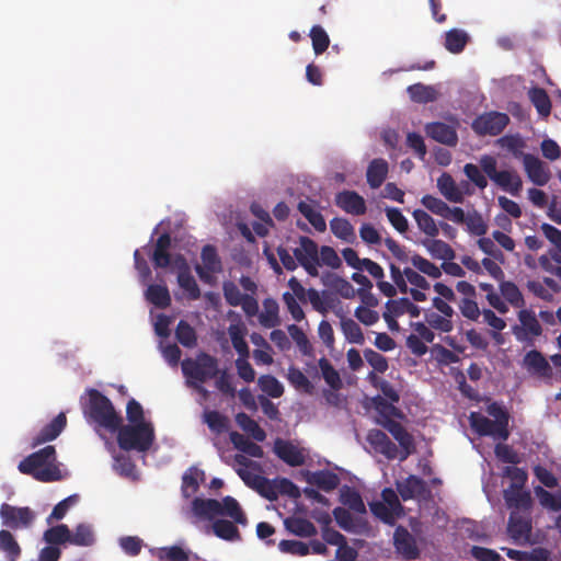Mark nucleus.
<instances>
[{
    "instance_id": "obj_3",
    "label": "nucleus",
    "mask_w": 561,
    "mask_h": 561,
    "mask_svg": "<svg viewBox=\"0 0 561 561\" xmlns=\"http://www.w3.org/2000/svg\"><path fill=\"white\" fill-rule=\"evenodd\" d=\"M182 371L187 378V383L206 396L207 390L202 385L218 376L219 363L215 356L202 352L195 359H184L182 362Z\"/></svg>"
},
{
    "instance_id": "obj_49",
    "label": "nucleus",
    "mask_w": 561,
    "mask_h": 561,
    "mask_svg": "<svg viewBox=\"0 0 561 561\" xmlns=\"http://www.w3.org/2000/svg\"><path fill=\"white\" fill-rule=\"evenodd\" d=\"M528 96L539 115L546 117L550 114L551 102L545 89L534 87L528 91Z\"/></svg>"
},
{
    "instance_id": "obj_31",
    "label": "nucleus",
    "mask_w": 561,
    "mask_h": 561,
    "mask_svg": "<svg viewBox=\"0 0 561 561\" xmlns=\"http://www.w3.org/2000/svg\"><path fill=\"white\" fill-rule=\"evenodd\" d=\"M470 42L469 34L460 28H451L445 33L444 47L451 54H460Z\"/></svg>"
},
{
    "instance_id": "obj_26",
    "label": "nucleus",
    "mask_w": 561,
    "mask_h": 561,
    "mask_svg": "<svg viewBox=\"0 0 561 561\" xmlns=\"http://www.w3.org/2000/svg\"><path fill=\"white\" fill-rule=\"evenodd\" d=\"M437 188L439 193L451 203H462L465 192L461 190L459 185L455 182L454 178L444 172L437 179Z\"/></svg>"
},
{
    "instance_id": "obj_64",
    "label": "nucleus",
    "mask_w": 561,
    "mask_h": 561,
    "mask_svg": "<svg viewBox=\"0 0 561 561\" xmlns=\"http://www.w3.org/2000/svg\"><path fill=\"white\" fill-rule=\"evenodd\" d=\"M411 263L420 273H423L432 278H439L442 276L440 267L436 266L434 263L421 256L420 254L412 255Z\"/></svg>"
},
{
    "instance_id": "obj_5",
    "label": "nucleus",
    "mask_w": 561,
    "mask_h": 561,
    "mask_svg": "<svg viewBox=\"0 0 561 561\" xmlns=\"http://www.w3.org/2000/svg\"><path fill=\"white\" fill-rule=\"evenodd\" d=\"M201 259L203 264H196L195 272L202 282L210 285L215 280L214 275L224 271L222 261L216 247L213 244H206L203 247Z\"/></svg>"
},
{
    "instance_id": "obj_2",
    "label": "nucleus",
    "mask_w": 561,
    "mask_h": 561,
    "mask_svg": "<svg viewBox=\"0 0 561 561\" xmlns=\"http://www.w3.org/2000/svg\"><path fill=\"white\" fill-rule=\"evenodd\" d=\"M18 469L21 473L31 476L39 482H54L62 478L57 466L56 449L51 445L25 457L20 461Z\"/></svg>"
},
{
    "instance_id": "obj_30",
    "label": "nucleus",
    "mask_w": 561,
    "mask_h": 561,
    "mask_svg": "<svg viewBox=\"0 0 561 561\" xmlns=\"http://www.w3.org/2000/svg\"><path fill=\"white\" fill-rule=\"evenodd\" d=\"M388 162L385 159L377 158L371 160L366 172L369 186L371 188L380 187L388 175Z\"/></svg>"
},
{
    "instance_id": "obj_15",
    "label": "nucleus",
    "mask_w": 561,
    "mask_h": 561,
    "mask_svg": "<svg viewBox=\"0 0 561 561\" xmlns=\"http://www.w3.org/2000/svg\"><path fill=\"white\" fill-rule=\"evenodd\" d=\"M273 451L280 460L290 467L302 466L306 461L304 451L289 440L276 438Z\"/></svg>"
},
{
    "instance_id": "obj_47",
    "label": "nucleus",
    "mask_w": 561,
    "mask_h": 561,
    "mask_svg": "<svg viewBox=\"0 0 561 561\" xmlns=\"http://www.w3.org/2000/svg\"><path fill=\"white\" fill-rule=\"evenodd\" d=\"M214 534L227 541H238L241 539L240 531L234 523L227 519H217L213 523Z\"/></svg>"
},
{
    "instance_id": "obj_21",
    "label": "nucleus",
    "mask_w": 561,
    "mask_h": 561,
    "mask_svg": "<svg viewBox=\"0 0 561 561\" xmlns=\"http://www.w3.org/2000/svg\"><path fill=\"white\" fill-rule=\"evenodd\" d=\"M397 491L403 501H409L419 496H423L427 490L426 482L414 474H410L402 481H397Z\"/></svg>"
},
{
    "instance_id": "obj_33",
    "label": "nucleus",
    "mask_w": 561,
    "mask_h": 561,
    "mask_svg": "<svg viewBox=\"0 0 561 561\" xmlns=\"http://www.w3.org/2000/svg\"><path fill=\"white\" fill-rule=\"evenodd\" d=\"M322 280L325 286L333 288L345 299H352L357 294L354 286L347 279L334 273H328L323 276Z\"/></svg>"
},
{
    "instance_id": "obj_25",
    "label": "nucleus",
    "mask_w": 561,
    "mask_h": 561,
    "mask_svg": "<svg viewBox=\"0 0 561 561\" xmlns=\"http://www.w3.org/2000/svg\"><path fill=\"white\" fill-rule=\"evenodd\" d=\"M374 407L377 412V417L375 422L383 426L387 421H393L394 417L403 419V412L397 408L393 402H388L385 398L377 396L374 398Z\"/></svg>"
},
{
    "instance_id": "obj_11",
    "label": "nucleus",
    "mask_w": 561,
    "mask_h": 561,
    "mask_svg": "<svg viewBox=\"0 0 561 561\" xmlns=\"http://www.w3.org/2000/svg\"><path fill=\"white\" fill-rule=\"evenodd\" d=\"M531 528L529 514H520L515 511L511 512L507 533L516 545H526L530 542Z\"/></svg>"
},
{
    "instance_id": "obj_22",
    "label": "nucleus",
    "mask_w": 561,
    "mask_h": 561,
    "mask_svg": "<svg viewBox=\"0 0 561 561\" xmlns=\"http://www.w3.org/2000/svg\"><path fill=\"white\" fill-rule=\"evenodd\" d=\"M304 477L307 483L316 485L318 489L324 492H331L335 490L341 482L340 477L330 470H307L304 472Z\"/></svg>"
},
{
    "instance_id": "obj_40",
    "label": "nucleus",
    "mask_w": 561,
    "mask_h": 561,
    "mask_svg": "<svg viewBox=\"0 0 561 561\" xmlns=\"http://www.w3.org/2000/svg\"><path fill=\"white\" fill-rule=\"evenodd\" d=\"M230 440L238 450L248 456L255 458H262L264 456L263 448L260 445L238 432L230 433Z\"/></svg>"
},
{
    "instance_id": "obj_8",
    "label": "nucleus",
    "mask_w": 561,
    "mask_h": 561,
    "mask_svg": "<svg viewBox=\"0 0 561 561\" xmlns=\"http://www.w3.org/2000/svg\"><path fill=\"white\" fill-rule=\"evenodd\" d=\"M519 324L514 325L512 332L517 341L533 345L534 339L541 335L542 328L534 311L522 309L518 312Z\"/></svg>"
},
{
    "instance_id": "obj_42",
    "label": "nucleus",
    "mask_w": 561,
    "mask_h": 561,
    "mask_svg": "<svg viewBox=\"0 0 561 561\" xmlns=\"http://www.w3.org/2000/svg\"><path fill=\"white\" fill-rule=\"evenodd\" d=\"M237 424L248 433L254 440L264 442L266 438L265 431L257 424L255 420L249 416L244 412H240L236 415Z\"/></svg>"
},
{
    "instance_id": "obj_61",
    "label": "nucleus",
    "mask_w": 561,
    "mask_h": 561,
    "mask_svg": "<svg viewBox=\"0 0 561 561\" xmlns=\"http://www.w3.org/2000/svg\"><path fill=\"white\" fill-rule=\"evenodd\" d=\"M287 379L295 389L309 394L312 393L313 385L299 368L290 366L288 368Z\"/></svg>"
},
{
    "instance_id": "obj_19",
    "label": "nucleus",
    "mask_w": 561,
    "mask_h": 561,
    "mask_svg": "<svg viewBox=\"0 0 561 561\" xmlns=\"http://www.w3.org/2000/svg\"><path fill=\"white\" fill-rule=\"evenodd\" d=\"M426 135L437 142L455 147L458 144L456 128L443 122H433L425 125Z\"/></svg>"
},
{
    "instance_id": "obj_43",
    "label": "nucleus",
    "mask_w": 561,
    "mask_h": 561,
    "mask_svg": "<svg viewBox=\"0 0 561 561\" xmlns=\"http://www.w3.org/2000/svg\"><path fill=\"white\" fill-rule=\"evenodd\" d=\"M332 233L348 243H353L356 239L355 230L350 220L346 218L335 217L330 221Z\"/></svg>"
},
{
    "instance_id": "obj_54",
    "label": "nucleus",
    "mask_w": 561,
    "mask_h": 561,
    "mask_svg": "<svg viewBox=\"0 0 561 561\" xmlns=\"http://www.w3.org/2000/svg\"><path fill=\"white\" fill-rule=\"evenodd\" d=\"M43 539L51 546L70 543V529L66 524H59L46 529Z\"/></svg>"
},
{
    "instance_id": "obj_32",
    "label": "nucleus",
    "mask_w": 561,
    "mask_h": 561,
    "mask_svg": "<svg viewBox=\"0 0 561 561\" xmlns=\"http://www.w3.org/2000/svg\"><path fill=\"white\" fill-rule=\"evenodd\" d=\"M486 412L490 416L494 417L492 421L496 425V430L502 434V440H506L510 436L508 431V412L497 402H492L486 407Z\"/></svg>"
},
{
    "instance_id": "obj_62",
    "label": "nucleus",
    "mask_w": 561,
    "mask_h": 561,
    "mask_svg": "<svg viewBox=\"0 0 561 561\" xmlns=\"http://www.w3.org/2000/svg\"><path fill=\"white\" fill-rule=\"evenodd\" d=\"M309 36L316 55H321L328 49L330 45V37L322 26L313 25L310 30Z\"/></svg>"
},
{
    "instance_id": "obj_37",
    "label": "nucleus",
    "mask_w": 561,
    "mask_h": 561,
    "mask_svg": "<svg viewBox=\"0 0 561 561\" xmlns=\"http://www.w3.org/2000/svg\"><path fill=\"white\" fill-rule=\"evenodd\" d=\"M245 328L243 324L236 323L230 324L228 328V333L232 343L233 348L238 353V358L250 357V348L244 340Z\"/></svg>"
},
{
    "instance_id": "obj_39",
    "label": "nucleus",
    "mask_w": 561,
    "mask_h": 561,
    "mask_svg": "<svg viewBox=\"0 0 561 561\" xmlns=\"http://www.w3.org/2000/svg\"><path fill=\"white\" fill-rule=\"evenodd\" d=\"M145 296L146 299L157 308L165 309L171 305V296L165 285H149Z\"/></svg>"
},
{
    "instance_id": "obj_52",
    "label": "nucleus",
    "mask_w": 561,
    "mask_h": 561,
    "mask_svg": "<svg viewBox=\"0 0 561 561\" xmlns=\"http://www.w3.org/2000/svg\"><path fill=\"white\" fill-rule=\"evenodd\" d=\"M0 551H2L9 561H18L21 554V548L9 530H0Z\"/></svg>"
},
{
    "instance_id": "obj_34",
    "label": "nucleus",
    "mask_w": 561,
    "mask_h": 561,
    "mask_svg": "<svg viewBox=\"0 0 561 561\" xmlns=\"http://www.w3.org/2000/svg\"><path fill=\"white\" fill-rule=\"evenodd\" d=\"M284 525L289 533L298 537L309 538L317 535L316 526L307 518L288 517Z\"/></svg>"
},
{
    "instance_id": "obj_12",
    "label": "nucleus",
    "mask_w": 561,
    "mask_h": 561,
    "mask_svg": "<svg viewBox=\"0 0 561 561\" xmlns=\"http://www.w3.org/2000/svg\"><path fill=\"white\" fill-rule=\"evenodd\" d=\"M393 546L396 551L408 561L420 558V549L417 547L416 539L403 526H398L394 529Z\"/></svg>"
},
{
    "instance_id": "obj_59",
    "label": "nucleus",
    "mask_w": 561,
    "mask_h": 561,
    "mask_svg": "<svg viewBox=\"0 0 561 561\" xmlns=\"http://www.w3.org/2000/svg\"><path fill=\"white\" fill-rule=\"evenodd\" d=\"M392 309L397 316H402L404 313H409L411 317L416 318L420 316V308L414 305L409 298H399L397 300H388L386 302V309Z\"/></svg>"
},
{
    "instance_id": "obj_28",
    "label": "nucleus",
    "mask_w": 561,
    "mask_h": 561,
    "mask_svg": "<svg viewBox=\"0 0 561 561\" xmlns=\"http://www.w3.org/2000/svg\"><path fill=\"white\" fill-rule=\"evenodd\" d=\"M171 236L168 232H163L157 239L154 251L152 254V263L154 267L165 268L171 263V254L169 252L171 248Z\"/></svg>"
},
{
    "instance_id": "obj_14",
    "label": "nucleus",
    "mask_w": 561,
    "mask_h": 561,
    "mask_svg": "<svg viewBox=\"0 0 561 561\" xmlns=\"http://www.w3.org/2000/svg\"><path fill=\"white\" fill-rule=\"evenodd\" d=\"M366 440L376 453L383 455L387 459L393 460L398 458V447L381 430H369Z\"/></svg>"
},
{
    "instance_id": "obj_60",
    "label": "nucleus",
    "mask_w": 561,
    "mask_h": 561,
    "mask_svg": "<svg viewBox=\"0 0 561 561\" xmlns=\"http://www.w3.org/2000/svg\"><path fill=\"white\" fill-rule=\"evenodd\" d=\"M545 285L547 287H549L550 289H552L554 293L559 291L558 283L553 278H550V277H545L543 278V284L538 282V280H528L527 288L535 296H537V297H539L541 299H545V300H549L552 297V295L545 287Z\"/></svg>"
},
{
    "instance_id": "obj_57",
    "label": "nucleus",
    "mask_w": 561,
    "mask_h": 561,
    "mask_svg": "<svg viewBox=\"0 0 561 561\" xmlns=\"http://www.w3.org/2000/svg\"><path fill=\"white\" fill-rule=\"evenodd\" d=\"M287 331H288L290 337L293 339V341L295 342V344L297 345L299 352L304 356H312L313 355L312 344L310 343L308 336L306 335V333L304 332V330L301 328H299L297 324H289L287 327Z\"/></svg>"
},
{
    "instance_id": "obj_4",
    "label": "nucleus",
    "mask_w": 561,
    "mask_h": 561,
    "mask_svg": "<svg viewBox=\"0 0 561 561\" xmlns=\"http://www.w3.org/2000/svg\"><path fill=\"white\" fill-rule=\"evenodd\" d=\"M117 433V444L125 451L136 450L145 453L149 450L154 442V428L150 422H138V424H121Z\"/></svg>"
},
{
    "instance_id": "obj_46",
    "label": "nucleus",
    "mask_w": 561,
    "mask_h": 561,
    "mask_svg": "<svg viewBox=\"0 0 561 561\" xmlns=\"http://www.w3.org/2000/svg\"><path fill=\"white\" fill-rule=\"evenodd\" d=\"M412 216L419 227V229L425 233L428 238H436L439 233L438 225L435 222L433 217L423 209H415Z\"/></svg>"
},
{
    "instance_id": "obj_6",
    "label": "nucleus",
    "mask_w": 561,
    "mask_h": 561,
    "mask_svg": "<svg viewBox=\"0 0 561 561\" xmlns=\"http://www.w3.org/2000/svg\"><path fill=\"white\" fill-rule=\"evenodd\" d=\"M294 255L310 276L317 277L319 275V247L316 241L301 236L299 247L294 250Z\"/></svg>"
},
{
    "instance_id": "obj_63",
    "label": "nucleus",
    "mask_w": 561,
    "mask_h": 561,
    "mask_svg": "<svg viewBox=\"0 0 561 561\" xmlns=\"http://www.w3.org/2000/svg\"><path fill=\"white\" fill-rule=\"evenodd\" d=\"M257 383L261 390L271 398H279L284 393L283 385L272 375H262Z\"/></svg>"
},
{
    "instance_id": "obj_23",
    "label": "nucleus",
    "mask_w": 561,
    "mask_h": 561,
    "mask_svg": "<svg viewBox=\"0 0 561 561\" xmlns=\"http://www.w3.org/2000/svg\"><path fill=\"white\" fill-rule=\"evenodd\" d=\"M504 500L512 511L529 514L533 504L529 492L518 488H510L504 491Z\"/></svg>"
},
{
    "instance_id": "obj_13",
    "label": "nucleus",
    "mask_w": 561,
    "mask_h": 561,
    "mask_svg": "<svg viewBox=\"0 0 561 561\" xmlns=\"http://www.w3.org/2000/svg\"><path fill=\"white\" fill-rule=\"evenodd\" d=\"M382 427L392 435L401 447L399 457L401 461H404L410 455L415 453L414 437L400 422L396 420L387 421Z\"/></svg>"
},
{
    "instance_id": "obj_16",
    "label": "nucleus",
    "mask_w": 561,
    "mask_h": 561,
    "mask_svg": "<svg viewBox=\"0 0 561 561\" xmlns=\"http://www.w3.org/2000/svg\"><path fill=\"white\" fill-rule=\"evenodd\" d=\"M334 202L339 208L354 216H362L367 211L364 197L355 191L344 190L337 193Z\"/></svg>"
},
{
    "instance_id": "obj_58",
    "label": "nucleus",
    "mask_w": 561,
    "mask_h": 561,
    "mask_svg": "<svg viewBox=\"0 0 561 561\" xmlns=\"http://www.w3.org/2000/svg\"><path fill=\"white\" fill-rule=\"evenodd\" d=\"M203 421L213 433L218 435L228 431L229 427V419L215 410L205 411Z\"/></svg>"
},
{
    "instance_id": "obj_56",
    "label": "nucleus",
    "mask_w": 561,
    "mask_h": 561,
    "mask_svg": "<svg viewBox=\"0 0 561 561\" xmlns=\"http://www.w3.org/2000/svg\"><path fill=\"white\" fill-rule=\"evenodd\" d=\"M324 381L333 389L340 390L343 386L339 371L332 366L330 360L321 357L318 362Z\"/></svg>"
},
{
    "instance_id": "obj_10",
    "label": "nucleus",
    "mask_w": 561,
    "mask_h": 561,
    "mask_svg": "<svg viewBox=\"0 0 561 561\" xmlns=\"http://www.w3.org/2000/svg\"><path fill=\"white\" fill-rule=\"evenodd\" d=\"M515 158H520L528 179L538 186L546 185L550 180L549 168L531 153L514 152Z\"/></svg>"
},
{
    "instance_id": "obj_35",
    "label": "nucleus",
    "mask_w": 561,
    "mask_h": 561,
    "mask_svg": "<svg viewBox=\"0 0 561 561\" xmlns=\"http://www.w3.org/2000/svg\"><path fill=\"white\" fill-rule=\"evenodd\" d=\"M259 321L262 327L267 329L279 325V306L275 299L263 300V311L259 314Z\"/></svg>"
},
{
    "instance_id": "obj_38",
    "label": "nucleus",
    "mask_w": 561,
    "mask_h": 561,
    "mask_svg": "<svg viewBox=\"0 0 561 561\" xmlns=\"http://www.w3.org/2000/svg\"><path fill=\"white\" fill-rule=\"evenodd\" d=\"M340 501L355 513H366V507L359 492L352 486L343 485L340 489Z\"/></svg>"
},
{
    "instance_id": "obj_17",
    "label": "nucleus",
    "mask_w": 561,
    "mask_h": 561,
    "mask_svg": "<svg viewBox=\"0 0 561 561\" xmlns=\"http://www.w3.org/2000/svg\"><path fill=\"white\" fill-rule=\"evenodd\" d=\"M523 367L533 376L550 378L552 368L546 357L537 350L527 352L523 358Z\"/></svg>"
},
{
    "instance_id": "obj_9",
    "label": "nucleus",
    "mask_w": 561,
    "mask_h": 561,
    "mask_svg": "<svg viewBox=\"0 0 561 561\" xmlns=\"http://www.w3.org/2000/svg\"><path fill=\"white\" fill-rule=\"evenodd\" d=\"M0 517L3 526L18 529L28 527L35 518L34 512L25 507H16L8 503H3L0 507Z\"/></svg>"
},
{
    "instance_id": "obj_48",
    "label": "nucleus",
    "mask_w": 561,
    "mask_h": 561,
    "mask_svg": "<svg viewBox=\"0 0 561 561\" xmlns=\"http://www.w3.org/2000/svg\"><path fill=\"white\" fill-rule=\"evenodd\" d=\"M411 100L416 103H430L437 99L436 90L431 85L414 83L407 89Z\"/></svg>"
},
{
    "instance_id": "obj_1",
    "label": "nucleus",
    "mask_w": 561,
    "mask_h": 561,
    "mask_svg": "<svg viewBox=\"0 0 561 561\" xmlns=\"http://www.w3.org/2000/svg\"><path fill=\"white\" fill-rule=\"evenodd\" d=\"M83 416L88 424L99 433L101 430L114 434L123 423L112 401L96 389H88L80 398Z\"/></svg>"
},
{
    "instance_id": "obj_29",
    "label": "nucleus",
    "mask_w": 561,
    "mask_h": 561,
    "mask_svg": "<svg viewBox=\"0 0 561 561\" xmlns=\"http://www.w3.org/2000/svg\"><path fill=\"white\" fill-rule=\"evenodd\" d=\"M421 243L433 259L444 261H451L455 259L456 254L454 249L443 240L436 238H426L422 240Z\"/></svg>"
},
{
    "instance_id": "obj_20",
    "label": "nucleus",
    "mask_w": 561,
    "mask_h": 561,
    "mask_svg": "<svg viewBox=\"0 0 561 561\" xmlns=\"http://www.w3.org/2000/svg\"><path fill=\"white\" fill-rule=\"evenodd\" d=\"M179 274L178 283L179 286L186 293L190 300H197L201 298V289L197 285L196 279L191 274L190 267L185 259L179 255L178 260Z\"/></svg>"
},
{
    "instance_id": "obj_50",
    "label": "nucleus",
    "mask_w": 561,
    "mask_h": 561,
    "mask_svg": "<svg viewBox=\"0 0 561 561\" xmlns=\"http://www.w3.org/2000/svg\"><path fill=\"white\" fill-rule=\"evenodd\" d=\"M193 511L199 517L211 518L221 513L220 501L215 499H195L193 501Z\"/></svg>"
},
{
    "instance_id": "obj_55",
    "label": "nucleus",
    "mask_w": 561,
    "mask_h": 561,
    "mask_svg": "<svg viewBox=\"0 0 561 561\" xmlns=\"http://www.w3.org/2000/svg\"><path fill=\"white\" fill-rule=\"evenodd\" d=\"M175 337L184 347L193 348L197 345L195 329L185 320H180L175 329Z\"/></svg>"
},
{
    "instance_id": "obj_41",
    "label": "nucleus",
    "mask_w": 561,
    "mask_h": 561,
    "mask_svg": "<svg viewBox=\"0 0 561 561\" xmlns=\"http://www.w3.org/2000/svg\"><path fill=\"white\" fill-rule=\"evenodd\" d=\"M539 266L546 273L561 277V248H552L538 260Z\"/></svg>"
},
{
    "instance_id": "obj_51",
    "label": "nucleus",
    "mask_w": 561,
    "mask_h": 561,
    "mask_svg": "<svg viewBox=\"0 0 561 561\" xmlns=\"http://www.w3.org/2000/svg\"><path fill=\"white\" fill-rule=\"evenodd\" d=\"M341 330L350 343L362 345L365 342L364 333L359 327V324L346 317H341Z\"/></svg>"
},
{
    "instance_id": "obj_45",
    "label": "nucleus",
    "mask_w": 561,
    "mask_h": 561,
    "mask_svg": "<svg viewBox=\"0 0 561 561\" xmlns=\"http://www.w3.org/2000/svg\"><path fill=\"white\" fill-rule=\"evenodd\" d=\"M221 513L219 515L228 516L233 519L234 523L240 525L247 524V517L242 512L240 504L232 496H225L222 501H220Z\"/></svg>"
},
{
    "instance_id": "obj_18",
    "label": "nucleus",
    "mask_w": 561,
    "mask_h": 561,
    "mask_svg": "<svg viewBox=\"0 0 561 561\" xmlns=\"http://www.w3.org/2000/svg\"><path fill=\"white\" fill-rule=\"evenodd\" d=\"M67 425V416L65 412L57 414L53 421L46 424L31 442V447H36L47 442L56 439Z\"/></svg>"
},
{
    "instance_id": "obj_36",
    "label": "nucleus",
    "mask_w": 561,
    "mask_h": 561,
    "mask_svg": "<svg viewBox=\"0 0 561 561\" xmlns=\"http://www.w3.org/2000/svg\"><path fill=\"white\" fill-rule=\"evenodd\" d=\"M493 182L505 192L512 194L513 196L519 195L523 188V181L520 176L513 171H500L499 175L495 178Z\"/></svg>"
},
{
    "instance_id": "obj_27",
    "label": "nucleus",
    "mask_w": 561,
    "mask_h": 561,
    "mask_svg": "<svg viewBox=\"0 0 561 561\" xmlns=\"http://www.w3.org/2000/svg\"><path fill=\"white\" fill-rule=\"evenodd\" d=\"M469 423L472 431L479 436H491L493 438L502 439V434L497 432L496 425L482 413L471 412L469 415Z\"/></svg>"
},
{
    "instance_id": "obj_53",
    "label": "nucleus",
    "mask_w": 561,
    "mask_h": 561,
    "mask_svg": "<svg viewBox=\"0 0 561 561\" xmlns=\"http://www.w3.org/2000/svg\"><path fill=\"white\" fill-rule=\"evenodd\" d=\"M500 290L504 299L514 308L523 309L525 307L523 294L515 283L502 280L500 284Z\"/></svg>"
},
{
    "instance_id": "obj_7",
    "label": "nucleus",
    "mask_w": 561,
    "mask_h": 561,
    "mask_svg": "<svg viewBox=\"0 0 561 561\" xmlns=\"http://www.w3.org/2000/svg\"><path fill=\"white\" fill-rule=\"evenodd\" d=\"M510 123V117L501 112H488L479 115L472 122V129L479 136H497L500 135Z\"/></svg>"
},
{
    "instance_id": "obj_44",
    "label": "nucleus",
    "mask_w": 561,
    "mask_h": 561,
    "mask_svg": "<svg viewBox=\"0 0 561 561\" xmlns=\"http://www.w3.org/2000/svg\"><path fill=\"white\" fill-rule=\"evenodd\" d=\"M95 537L91 525L81 523L70 530V545L79 547H90L94 543Z\"/></svg>"
},
{
    "instance_id": "obj_24",
    "label": "nucleus",
    "mask_w": 561,
    "mask_h": 561,
    "mask_svg": "<svg viewBox=\"0 0 561 561\" xmlns=\"http://www.w3.org/2000/svg\"><path fill=\"white\" fill-rule=\"evenodd\" d=\"M319 203L316 201H300L298 203L299 213L309 221V224L319 232L327 230V222L321 213L317 209Z\"/></svg>"
}]
</instances>
